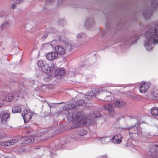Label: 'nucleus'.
Instances as JSON below:
<instances>
[{
    "instance_id": "obj_20",
    "label": "nucleus",
    "mask_w": 158,
    "mask_h": 158,
    "mask_svg": "<svg viewBox=\"0 0 158 158\" xmlns=\"http://www.w3.org/2000/svg\"><path fill=\"white\" fill-rule=\"evenodd\" d=\"M121 139L122 137H119L118 135H116L114 136L112 139L111 140L114 143L118 144L121 142Z\"/></svg>"
},
{
    "instance_id": "obj_52",
    "label": "nucleus",
    "mask_w": 158,
    "mask_h": 158,
    "mask_svg": "<svg viewBox=\"0 0 158 158\" xmlns=\"http://www.w3.org/2000/svg\"><path fill=\"white\" fill-rule=\"evenodd\" d=\"M71 117L73 118L74 117V116H71Z\"/></svg>"
},
{
    "instance_id": "obj_19",
    "label": "nucleus",
    "mask_w": 158,
    "mask_h": 158,
    "mask_svg": "<svg viewBox=\"0 0 158 158\" xmlns=\"http://www.w3.org/2000/svg\"><path fill=\"white\" fill-rule=\"evenodd\" d=\"M85 24L87 27H91L94 25V20L93 19L91 18L88 19L85 22Z\"/></svg>"
},
{
    "instance_id": "obj_5",
    "label": "nucleus",
    "mask_w": 158,
    "mask_h": 158,
    "mask_svg": "<svg viewBox=\"0 0 158 158\" xmlns=\"http://www.w3.org/2000/svg\"><path fill=\"white\" fill-rule=\"evenodd\" d=\"M32 115V113L28 108H26L23 111L22 115L25 123H27L30 119Z\"/></svg>"
},
{
    "instance_id": "obj_9",
    "label": "nucleus",
    "mask_w": 158,
    "mask_h": 158,
    "mask_svg": "<svg viewBox=\"0 0 158 158\" xmlns=\"http://www.w3.org/2000/svg\"><path fill=\"white\" fill-rule=\"evenodd\" d=\"M86 103L84 100H81L76 101L75 103L74 102L73 103H72V105H69V107L70 108H74V109H77L78 106H85Z\"/></svg>"
},
{
    "instance_id": "obj_24",
    "label": "nucleus",
    "mask_w": 158,
    "mask_h": 158,
    "mask_svg": "<svg viewBox=\"0 0 158 158\" xmlns=\"http://www.w3.org/2000/svg\"><path fill=\"white\" fill-rule=\"evenodd\" d=\"M21 111V108L19 106H15L12 109V112L13 113H20Z\"/></svg>"
},
{
    "instance_id": "obj_6",
    "label": "nucleus",
    "mask_w": 158,
    "mask_h": 158,
    "mask_svg": "<svg viewBox=\"0 0 158 158\" xmlns=\"http://www.w3.org/2000/svg\"><path fill=\"white\" fill-rule=\"evenodd\" d=\"M150 85L151 84L149 82L144 81L141 82L139 88L140 92L141 93H144L147 92Z\"/></svg>"
},
{
    "instance_id": "obj_7",
    "label": "nucleus",
    "mask_w": 158,
    "mask_h": 158,
    "mask_svg": "<svg viewBox=\"0 0 158 158\" xmlns=\"http://www.w3.org/2000/svg\"><path fill=\"white\" fill-rule=\"evenodd\" d=\"M59 40L64 43L66 45V48L69 51L72 50L74 48V45L68 42V40L63 36H60L59 37Z\"/></svg>"
},
{
    "instance_id": "obj_2",
    "label": "nucleus",
    "mask_w": 158,
    "mask_h": 158,
    "mask_svg": "<svg viewBox=\"0 0 158 158\" xmlns=\"http://www.w3.org/2000/svg\"><path fill=\"white\" fill-rule=\"evenodd\" d=\"M92 120L88 117L85 116L82 117L77 115L73 119L72 123L75 125L74 127H77L78 126L77 124H83L85 125H89L92 123Z\"/></svg>"
},
{
    "instance_id": "obj_11",
    "label": "nucleus",
    "mask_w": 158,
    "mask_h": 158,
    "mask_svg": "<svg viewBox=\"0 0 158 158\" xmlns=\"http://www.w3.org/2000/svg\"><path fill=\"white\" fill-rule=\"evenodd\" d=\"M10 114L8 113L2 112L0 114L1 121L2 123H5L9 119Z\"/></svg>"
},
{
    "instance_id": "obj_50",
    "label": "nucleus",
    "mask_w": 158,
    "mask_h": 158,
    "mask_svg": "<svg viewBox=\"0 0 158 158\" xmlns=\"http://www.w3.org/2000/svg\"><path fill=\"white\" fill-rule=\"evenodd\" d=\"M16 96L17 97H20V94H19V95H16Z\"/></svg>"
},
{
    "instance_id": "obj_4",
    "label": "nucleus",
    "mask_w": 158,
    "mask_h": 158,
    "mask_svg": "<svg viewBox=\"0 0 158 158\" xmlns=\"http://www.w3.org/2000/svg\"><path fill=\"white\" fill-rule=\"evenodd\" d=\"M40 68L44 72H48L54 69V65L52 62L48 64L46 60H41L40 61Z\"/></svg>"
},
{
    "instance_id": "obj_54",
    "label": "nucleus",
    "mask_w": 158,
    "mask_h": 158,
    "mask_svg": "<svg viewBox=\"0 0 158 158\" xmlns=\"http://www.w3.org/2000/svg\"><path fill=\"white\" fill-rule=\"evenodd\" d=\"M42 140H44V139H42Z\"/></svg>"
},
{
    "instance_id": "obj_53",
    "label": "nucleus",
    "mask_w": 158,
    "mask_h": 158,
    "mask_svg": "<svg viewBox=\"0 0 158 158\" xmlns=\"http://www.w3.org/2000/svg\"><path fill=\"white\" fill-rule=\"evenodd\" d=\"M135 149V150H136V149L135 148V149Z\"/></svg>"
},
{
    "instance_id": "obj_41",
    "label": "nucleus",
    "mask_w": 158,
    "mask_h": 158,
    "mask_svg": "<svg viewBox=\"0 0 158 158\" xmlns=\"http://www.w3.org/2000/svg\"><path fill=\"white\" fill-rule=\"evenodd\" d=\"M39 61L35 65V70H38L40 69V67L39 65Z\"/></svg>"
},
{
    "instance_id": "obj_33",
    "label": "nucleus",
    "mask_w": 158,
    "mask_h": 158,
    "mask_svg": "<svg viewBox=\"0 0 158 158\" xmlns=\"http://www.w3.org/2000/svg\"><path fill=\"white\" fill-rule=\"evenodd\" d=\"M4 99L0 96V107H2L4 104Z\"/></svg>"
},
{
    "instance_id": "obj_38",
    "label": "nucleus",
    "mask_w": 158,
    "mask_h": 158,
    "mask_svg": "<svg viewBox=\"0 0 158 158\" xmlns=\"http://www.w3.org/2000/svg\"><path fill=\"white\" fill-rule=\"evenodd\" d=\"M16 150L15 151H17L19 153H21L23 152L24 151V149H15Z\"/></svg>"
},
{
    "instance_id": "obj_21",
    "label": "nucleus",
    "mask_w": 158,
    "mask_h": 158,
    "mask_svg": "<svg viewBox=\"0 0 158 158\" xmlns=\"http://www.w3.org/2000/svg\"><path fill=\"white\" fill-rule=\"evenodd\" d=\"M152 11L150 10L149 11L148 10H146L143 12V15L144 17L147 19L152 16Z\"/></svg>"
},
{
    "instance_id": "obj_30",
    "label": "nucleus",
    "mask_w": 158,
    "mask_h": 158,
    "mask_svg": "<svg viewBox=\"0 0 158 158\" xmlns=\"http://www.w3.org/2000/svg\"><path fill=\"white\" fill-rule=\"evenodd\" d=\"M10 26L9 22L8 21H5L1 25L2 27L3 28H8Z\"/></svg>"
},
{
    "instance_id": "obj_27",
    "label": "nucleus",
    "mask_w": 158,
    "mask_h": 158,
    "mask_svg": "<svg viewBox=\"0 0 158 158\" xmlns=\"http://www.w3.org/2000/svg\"><path fill=\"white\" fill-rule=\"evenodd\" d=\"M130 136L133 139H135L140 136V134L138 132H134L133 133H130Z\"/></svg>"
},
{
    "instance_id": "obj_45",
    "label": "nucleus",
    "mask_w": 158,
    "mask_h": 158,
    "mask_svg": "<svg viewBox=\"0 0 158 158\" xmlns=\"http://www.w3.org/2000/svg\"><path fill=\"white\" fill-rule=\"evenodd\" d=\"M50 151L51 158H53V155H54V154L52 152V151L50 150Z\"/></svg>"
},
{
    "instance_id": "obj_43",
    "label": "nucleus",
    "mask_w": 158,
    "mask_h": 158,
    "mask_svg": "<svg viewBox=\"0 0 158 158\" xmlns=\"http://www.w3.org/2000/svg\"><path fill=\"white\" fill-rule=\"evenodd\" d=\"M11 7L13 9H14L15 8V7H16L15 4L14 3L12 4L11 5Z\"/></svg>"
},
{
    "instance_id": "obj_39",
    "label": "nucleus",
    "mask_w": 158,
    "mask_h": 158,
    "mask_svg": "<svg viewBox=\"0 0 158 158\" xmlns=\"http://www.w3.org/2000/svg\"><path fill=\"white\" fill-rule=\"evenodd\" d=\"M72 104H69L68 105H64L63 106V109L64 110H65L67 109V107H68L69 109H72V108H69V105H72Z\"/></svg>"
},
{
    "instance_id": "obj_51",
    "label": "nucleus",
    "mask_w": 158,
    "mask_h": 158,
    "mask_svg": "<svg viewBox=\"0 0 158 158\" xmlns=\"http://www.w3.org/2000/svg\"><path fill=\"white\" fill-rule=\"evenodd\" d=\"M62 1V0H59V2H61Z\"/></svg>"
},
{
    "instance_id": "obj_25",
    "label": "nucleus",
    "mask_w": 158,
    "mask_h": 158,
    "mask_svg": "<svg viewBox=\"0 0 158 158\" xmlns=\"http://www.w3.org/2000/svg\"><path fill=\"white\" fill-rule=\"evenodd\" d=\"M101 114L99 111H95L91 114V116L93 118L99 117Z\"/></svg>"
},
{
    "instance_id": "obj_32",
    "label": "nucleus",
    "mask_w": 158,
    "mask_h": 158,
    "mask_svg": "<svg viewBox=\"0 0 158 158\" xmlns=\"http://www.w3.org/2000/svg\"><path fill=\"white\" fill-rule=\"evenodd\" d=\"M40 101H41V103L42 104V108L44 107V106H49L50 109H51V106L47 102L44 101L43 100H40Z\"/></svg>"
},
{
    "instance_id": "obj_29",
    "label": "nucleus",
    "mask_w": 158,
    "mask_h": 158,
    "mask_svg": "<svg viewBox=\"0 0 158 158\" xmlns=\"http://www.w3.org/2000/svg\"><path fill=\"white\" fill-rule=\"evenodd\" d=\"M141 135L143 137L146 138L147 139H149L152 138V136L151 135L150 132H144L141 133Z\"/></svg>"
},
{
    "instance_id": "obj_13",
    "label": "nucleus",
    "mask_w": 158,
    "mask_h": 158,
    "mask_svg": "<svg viewBox=\"0 0 158 158\" xmlns=\"http://www.w3.org/2000/svg\"><path fill=\"white\" fill-rule=\"evenodd\" d=\"M55 50L56 53L60 55H63L65 53L64 48L61 45H56L55 47Z\"/></svg>"
},
{
    "instance_id": "obj_16",
    "label": "nucleus",
    "mask_w": 158,
    "mask_h": 158,
    "mask_svg": "<svg viewBox=\"0 0 158 158\" xmlns=\"http://www.w3.org/2000/svg\"><path fill=\"white\" fill-rule=\"evenodd\" d=\"M96 91H97L96 89L92 90L90 91H88L85 95V98L87 100H91L93 97H94Z\"/></svg>"
},
{
    "instance_id": "obj_12",
    "label": "nucleus",
    "mask_w": 158,
    "mask_h": 158,
    "mask_svg": "<svg viewBox=\"0 0 158 158\" xmlns=\"http://www.w3.org/2000/svg\"><path fill=\"white\" fill-rule=\"evenodd\" d=\"M65 73L64 70L63 68L57 69L55 72V77L57 78H60L63 77Z\"/></svg>"
},
{
    "instance_id": "obj_28",
    "label": "nucleus",
    "mask_w": 158,
    "mask_h": 158,
    "mask_svg": "<svg viewBox=\"0 0 158 158\" xmlns=\"http://www.w3.org/2000/svg\"><path fill=\"white\" fill-rule=\"evenodd\" d=\"M85 37V35L83 33H79L77 35L76 37L77 40H79L81 39H82Z\"/></svg>"
},
{
    "instance_id": "obj_14",
    "label": "nucleus",
    "mask_w": 158,
    "mask_h": 158,
    "mask_svg": "<svg viewBox=\"0 0 158 158\" xmlns=\"http://www.w3.org/2000/svg\"><path fill=\"white\" fill-rule=\"evenodd\" d=\"M18 141V140L17 139H13L9 141L0 142V145L3 146H9L15 144Z\"/></svg>"
},
{
    "instance_id": "obj_49",
    "label": "nucleus",
    "mask_w": 158,
    "mask_h": 158,
    "mask_svg": "<svg viewBox=\"0 0 158 158\" xmlns=\"http://www.w3.org/2000/svg\"><path fill=\"white\" fill-rule=\"evenodd\" d=\"M26 133L27 134H29L31 133V131H26Z\"/></svg>"
},
{
    "instance_id": "obj_31",
    "label": "nucleus",
    "mask_w": 158,
    "mask_h": 158,
    "mask_svg": "<svg viewBox=\"0 0 158 158\" xmlns=\"http://www.w3.org/2000/svg\"><path fill=\"white\" fill-rule=\"evenodd\" d=\"M100 140L102 143H106L109 140V139H108L107 137H102L100 139Z\"/></svg>"
},
{
    "instance_id": "obj_17",
    "label": "nucleus",
    "mask_w": 158,
    "mask_h": 158,
    "mask_svg": "<svg viewBox=\"0 0 158 158\" xmlns=\"http://www.w3.org/2000/svg\"><path fill=\"white\" fill-rule=\"evenodd\" d=\"M149 152L153 158H158V149H150Z\"/></svg>"
},
{
    "instance_id": "obj_22",
    "label": "nucleus",
    "mask_w": 158,
    "mask_h": 158,
    "mask_svg": "<svg viewBox=\"0 0 158 158\" xmlns=\"http://www.w3.org/2000/svg\"><path fill=\"white\" fill-rule=\"evenodd\" d=\"M14 96L10 94H8L5 97L4 100L7 102H10L13 98Z\"/></svg>"
},
{
    "instance_id": "obj_8",
    "label": "nucleus",
    "mask_w": 158,
    "mask_h": 158,
    "mask_svg": "<svg viewBox=\"0 0 158 158\" xmlns=\"http://www.w3.org/2000/svg\"><path fill=\"white\" fill-rule=\"evenodd\" d=\"M104 109L108 111L109 115L111 117H114L115 114L114 109L111 105L105 104L103 106Z\"/></svg>"
},
{
    "instance_id": "obj_37",
    "label": "nucleus",
    "mask_w": 158,
    "mask_h": 158,
    "mask_svg": "<svg viewBox=\"0 0 158 158\" xmlns=\"http://www.w3.org/2000/svg\"><path fill=\"white\" fill-rule=\"evenodd\" d=\"M14 2L16 3L20 4L23 2V0H14Z\"/></svg>"
},
{
    "instance_id": "obj_23",
    "label": "nucleus",
    "mask_w": 158,
    "mask_h": 158,
    "mask_svg": "<svg viewBox=\"0 0 158 158\" xmlns=\"http://www.w3.org/2000/svg\"><path fill=\"white\" fill-rule=\"evenodd\" d=\"M151 113L152 115L154 116H158V108L154 107L151 109Z\"/></svg>"
},
{
    "instance_id": "obj_42",
    "label": "nucleus",
    "mask_w": 158,
    "mask_h": 158,
    "mask_svg": "<svg viewBox=\"0 0 158 158\" xmlns=\"http://www.w3.org/2000/svg\"><path fill=\"white\" fill-rule=\"evenodd\" d=\"M139 37L138 36H136L135 37V38H133L134 40H135V42L139 38Z\"/></svg>"
},
{
    "instance_id": "obj_48",
    "label": "nucleus",
    "mask_w": 158,
    "mask_h": 158,
    "mask_svg": "<svg viewBox=\"0 0 158 158\" xmlns=\"http://www.w3.org/2000/svg\"><path fill=\"white\" fill-rule=\"evenodd\" d=\"M101 158H107L106 155H103L101 156Z\"/></svg>"
},
{
    "instance_id": "obj_44",
    "label": "nucleus",
    "mask_w": 158,
    "mask_h": 158,
    "mask_svg": "<svg viewBox=\"0 0 158 158\" xmlns=\"http://www.w3.org/2000/svg\"><path fill=\"white\" fill-rule=\"evenodd\" d=\"M50 80V78H49V77L48 78L47 77H46V78H45L44 79V81H49Z\"/></svg>"
},
{
    "instance_id": "obj_15",
    "label": "nucleus",
    "mask_w": 158,
    "mask_h": 158,
    "mask_svg": "<svg viewBox=\"0 0 158 158\" xmlns=\"http://www.w3.org/2000/svg\"><path fill=\"white\" fill-rule=\"evenodd\" d=\"M58 56V55L56 52H52L48 53L46 56L47 59L53 60L56 59Z\"/></svg>"
},
{
    "instance_id": "obj_35",
    "label": "nucleus",
    "mask_w": 158,
    "mask_h": 158,
    "mask_svg": "<svg viewBox=\"0 0 158 158\" xmlns=\"http://www.w3.org/2000/svg\"><path fill=\"white\" fill-rule=\"evenodd\" d=\"M150 145V147L152 148H156L158 147V145L155 143H151Z\"/></svg>"
},
{
    "instance_id": "obj_46",
    "label": "nucleus",
    "mask_w": 158,
    "mask_h": 158,
    "mask_svg": "<svg viewBox=\"0 0 158 158\" xmlns=\"http://www.w3.org/2000/svg\"><path fill=\"white\" fill-rule=\"evenodd\" d=\"M48 35V34L47 33H45V34L43 36V38H46L47 37Z\"/></svg>"
},
{
    "instance_id": "obj_1",
    "label": "nucleus",
    "mask_w": 158,
    "mask_h": 158,
    "mask_svg": "<svg viewBox=\"0 0 158 158\" xmlns=\"http://www.w3.org/2000/svg\"><path fill=\"white\" fill-rule=\"evenodd\" d=\"M151 6L154 8L158 7V0H152ZM158 24L154 29H149L145 34L144 45L147 51H151L155 44L158 43Z\"/></svg>"
},
{
    "instance_id": "obj_36",
    "label": "nucleus",
    "mask_w": 158,
    "mask_h": 158,
    "mask_svg": "<svg viewBox=\"0 0 158 158\" xmlns=\"http://www.w3.org/2000/svg\"><path fill=\"white\" fill-rule=\"evenodd\" d=\"M56 41L53 40L51 41V42L49 43V44L52 47L56 44Z\"/></svg>"
},
{
    "instance_id": "obj_10",
    "label": "nucleus",
    "mask_w": 158,
    "mask_h": 158,
    "mask_svg": "<svg viewBox=\"0 0 158 158\" xmlns=\"http://www.w3.org/2000/svg\"><path fill=\"white\" fill-rule=\"evenodd\" d=\"M112 103L115 107L117 108L123 107L125 105V102L118 99L114 100L112 102Z\"/></svg>"
},
{
    "instance_id": "obj_40",
    "label": "nucleus",
    "mask_w": 158,
    "mask_h": 158,
    "mask_svg": "<svg viewBox=\"0 0 158 158\" xmlns=\"http://www.w3.org/2000/svg\"><path fill=\"white\" fill-rule=\"evenodd\" d=\"M54 0H46V3L47 4H49L54 2Z\"/></svg>"
},
{
    "instance_id": "obj_34",
    "label": "nucleus",
    "mask_w": 158,
    "mask_h": 158,
    "mask_svg": "<svg viewBox=\"0 0 158 158\" xmlns=\"http://www.w3.org/2000/svg\"><path fill=\"white\" fill-rule=\"evenodd\" d=\"M74 140V139L71 136L68 137L66 139V142H71L73 141Z\"/></svg>"
},
{
    "instance_id": "obj_18",
    "label": "nucleus",
    "mask_w": 158,
    "mask_h": 158,
    "mask_svg": "<svg viewBox=\"0 0 158 158\" xmlns=\"http://www.w3.org/2000/svg\"><path fill=\"white\" fill-rule=\"evenodd\" d=\"M36 138V136H30L26 137L25 139L24 140V142L25 143H30L33 142Z\"/></svg>"
},
{
    "instance_id": "obj_47",
    "label": "nucleus",
    "mask_w": 158,
    "mask_h": 158,
    "mask_svg": "<svg viewBox=\"0 0 158 158\" xmlns=\"http://www.w3.org/2000/svg\"><path fill=\"white\" fill-rule=\"evenodd\" d=\"M30 24L31 25H33L32 27H34L36 25L34 23V22H32Z\"/></svg>"
},
{
    "instance_id": "obj_3",
    "label": "nucleus",
    "mask_w": 158,
    "mask_h": 158,
    "mask_svg": "<svg viewBox=\"0 0 158 158\" xmlns=\"http://www.w3.org/2000/svg\"><path fill=\"white\" fill-rule=\"evenodd\" d=\"M97 91L100 94L101 100L106 101H110L111 100L110 93L107 91L104 88L99 89Z\"/></svg>"
},
{
    "instance_id": "obj_26",
    "label": "nucleus",
    "mask_w": 158,
    "mask_h": 158,
    "mask_svg": "<svg viewBox=\"0 0 158 158\" xmlns=\"http://www.w3.org/2000/svg\"><path fill=\"white\" fill-rule=\"evenodd\" d=\"M128 130L129 133H133L134 132H138V128L135 126H134L130 128Z\"/></svg>"
}]
</instances>
